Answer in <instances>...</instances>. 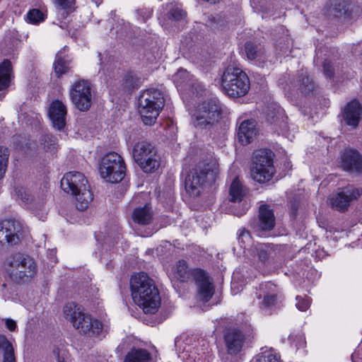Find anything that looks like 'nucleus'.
Segmentation results:
<instances>
[{"instance_id":"11","label":"nucleus","mask_w":362,"mask_h":362,"mask_svg":"<svg viewBox=\"0 0 362 362\" xmlns=\"http://www.w3.org/2000/svg\"><path fill=\"white\" fill-rule=\"evenodd\" d=\"M275 172L272 152L267 149L257 151L255 154L251 176L258 182L269 181Z\"/></svg>"},{"instance_id":"23","label":"nucleus","mask_w":362,"mask_h":362,"mask_svg":"<svg viewBox=\"0 0 362 362\" xmlns=\"http://www.w3.org/2000/svg\"><path fill=\"white\" fill-rule=\"evenodd\" d=\"M257 134V123L254 119H246L240 122L238 130V138L243 145L252 141Z\"/></svg>"},{"instance_id":"46","label":"nucleus","mask_w":362,"mask_h":362,"mask_svg":"<svg viewBox=\"0 0 362 362\" xmlns=\"http://www.w3.org/2000/svg\"><path fill=\"white\" fill-rule=\"evenodd\" d=\"M13 349L12 344L4 334H0V351L3 353Z\"/></svg>"},{"instance_id":"42","label":"nucleus","mask_w":362,"mask_h":362,"mask_svg":"<svg viewBox=\"0 0 362 362\" xmlns=\"http://www.w3.org/2000/svg\"><path fill=\"white\" fill-rule=\"evenodd\" d=\"M16 194L19 200L25 205H27L33 200L32 196L30 192L24 187H17L16 189Z\"/></svg>"},{"instance_id":"30","label":"nucleus","mask_w":362,"mask_h":362,"mask_svg":"<svg viewBox=\"0 0 362 362\" xmlns=\"http://www.w3.org/2000/svg\"><path fill=\"white\" fill-rule=\"evenodd\" d=\"M284 112L280 107H274L272 110L269 109L267 115V119L269 122L279 127H282L284 124Z\"/></svg>"},{"instance_id":"6","label":"nucleus","mask_w":362,"mask_h":362,"mask_svg":"<svg viewBox=\"0 0 362 362\" xmlns=\"http://www.w3.org/2000/svg\"><path fill=\"white\" fill-rule=\"evenodd\" d=\"M6 266L10 278L16 283L30 281L37 272L35 260L21 253L11 255L7 259Z\"/></svg>"},{"instance_id":"50","label":"nucleus","mask_w":362,"mask_h":362,"mask_svg":"<svg viewBox=\"0 0 362 362\" xmlns=\"http://www.w3.org/2000/svg\"><path fill=\"white\" fill-rule=\"evenodd\" d=\"M5 323H6V328L9 331L13 332L16 330V327H17L16 321H14L12 319H6Z\"/></svg>"},{"instance_id":"1","label":"nucleus","mask_w":362,"mask_h":362,"mask_svg":"<svg viewBox=\"0 0 362 362\" xmlns=\"http://www.w3.org/2000/svg\"><path fill=\"white\" fill-rule=\"evenodd\" d=\"M130 288L134 302L145 313H156L160 305L158 290L153 280L144 272L134 274L130 279Z\"/></svg>"},{"instance_id":"44","label":"nucleus","mask_w":362,"mask_h":362,"mask_svg":"<svg viewBox=\"0 0 362 362\" xmlns=\"http://www.w3.org/2000/svg\"><path fill=\"white\" fill-rule=\"evenodd\" d=\"M245 52L247 58L250 60H253L257 58V47L252 42H247L245 44Z\"/></svg>"},{"instance_id":"29","label":"nucleus","mask_w":362,"mask_h":362,"mask_svg":"<svg viewBox=\"0 0 362 362\" xmlns=\"http://www.w3.org/2000/svg\"><path fill=\"white\" fill-rule=\"evenodd\" d=\"M151 355L146 349H132L128 352L124 362H150Z\"/></svg>"},{"instance_id":"13","label":"nucleus","mask_w":362,"mask_h":362,"mask_svg":"<svg viewBox=\"0 0 362 362\" xmlns=\"http://www.w3.org/2000/svg\"><path fill=\"white\" fill-rule=\"evenodd\" d=\"M259 308L266 313H270L278 303V289L272 282L262 283L256 292Z\"/></svg>"},{"instance_id":"33","label":"nucleus","mask_w":362,"mask_h":362,"mask_svg":"<svg viewBox=\"0 0 362 362\" xmlns=\"http://www.w3.org/2000/svg\"><path fill=\"white\" fill-rule=\"evenodd\" d=\"M253 362H279V357L272 349H267L257 354Z\"/></svg>"},{"instance_id":"19","label":"nucleus","mask_w":362,"mask_h":362,"mask_svg":"<svg viewBox=\"0 0 362 362\" xmlns=\"http://www.w3.org/2000/svg\"><path fill=\"white\" fill-rule=\"evenodd\" d=\"M341 165L346 171L361 173H362V157L355 150H346L341 156Z\"/></svg>"},{"instance_id":"48","label":"nucleus","mask_w":362,"mask_h":362,"mask_svg":"<svg viewBox=\"0 0 362 362\" xmlns=\"http://www.w3.org/2000/svg\"><path fill=\"white\" fill-rule=\"evenodd\" d=\"M139 15L141 18V21L145 22L147 19L150 18L152 15V11L149 8H143L138 11Z\"/></svg>"},{"instance_id":"38","label":"nucleus","mask_w":362,"mask_h":362,"mask_svg":"<svg viewBox=\"0 0 362 362\" xmlns=\"http://www.w3.org/2000/svg\"><path fill=\"white\" fill-rule=\"evenodd\" d=\"M8 156V149L6 147L0 146V180L4 177L6 173Z\"/></svg>"},{"instance_id":"39","label":"nucleus","mask_w":362,"mask_h":362,"mask_svg":"<svg viewBox=\"0 0 362 362\" xmlns=\"http://www.w3.org/2000/svg\"><path fill=\"white\" fill-rule=\"evenodd\" d=\"M238 243L240 244L241 247L243 249H247L249 247H253L254 245H252V237L250 234V233L247 230H245L244 229L240 230L238 231ZM252 247H251L252 249Z\"/></svg>"},{"instance_id":"31","label":"nucleus","mask_w":362,"mask_h":362,"mask_svg":"<svg viewBox=\"0 0 362 362\" xmlns=\"http://www.w3.org/2000/svg\"><path fill=\"white\" fill-rule=\"evenodd\" d=\"M356 6L350 1L343 0L334 5V11L338 16H350Z\"/></svg>"},{"instance_id":"41","label":"nucleus","mask_w":362,"mask_h":362,"mask_svg":"<svg viewBox=\"0 0 362 362\" xmlns=\"http://www.w3.org/2000/svg\"><path fill=\"white\" fill-rule=\"evenodd\" d=\"M58 8L64 10L66 14L74 11L75 0H54Z\"/></svg>"},{"instance_id":"7","label":"nucleus","mask_w":362,"mask_h":362,"mask_svg":"<svg viewBox=\"0 0 362 362\" xmlns=\"http://www.w3.org/2000/svg\"><path fill=\"white\" fill-rule=\"evenodd\" d=\"M250 86L247 75L240 69L229 66L223 72L221 78L222 90L230 97L244 96L247 93Z\"/></svg>"},{"instance_id":"3","label":"nucleus","mask_w":362,"mask_h":362,"mask_svg":"<svg viewBox=\"0 0 362 362\" xmlns=\"http://www.w3.org/2000/svg\"><path fill=\"white\" fill-rule=\"evenodd\" d=\"M61 187L75 197L76 206L80 210L86 209L93 199L85 175L77 171L68 172L61 180Z\"/></svg>"},{"instance_id":"32","label":"nucleus","mask_w":362,"mask_h":362,"mask_svg":"<svg viewBox=\"0 0 362 362\" xmlns=\"http://www.w3.org/2000/svg\"><path fill=\"white\" fill-rule=\"evenodd\" d=\"M194 270H190L187 262L184 260L178 261L176 264V272L182 281L188 280L191 276L193 277Z\"/></svg>"},{"instance_id":"14","label":"nucleus","mask_w":362,"mask_h":362,"mask_svg":"<svg viewBox=\"0 0 362 362\" xmlns=\"http://www.w3.org/2000/svg\"><path fill=\"white\" fill-rule=\"evenodd\" d=\"M23 225L16 219H5L0 222V242L10 245H17L22 235Z\"/></svg>"},{"instance_id":"27","label":"nucleus","mask_w":362,"mask_h":362,"mask_svg":"<svg viewBox=\"0 0 362 362\" xmlns=\"http://www.w3.org/2000/svg\"><path fill=\"white\" fill-rule=\"evenodd\" d=\"M12 77V66L8 59L4 60L0 64V90L9 86Z\"/></svg>"},{"instance_id":"40","label":"nucleus","mask_w":362,"mask_h":362,"mask_svg":"<svg viewBox=\"0 0 362 362\" xmlns=\"http://www.w3.org/2000/svg\"><path fill=\"white\" fill-rule=\"evenodd\" d=\"M54 69L57 76L59 77L62 74L67 72L69 69V66L67 64V62L64 59H62L61 57H59L57 55V59L54 63Z\"/></svg>"},{"instance_id":"18","label":"nucleus","mask_w":362,"mask_h":362,"mask_svg":"<svg viewBox=\"0 0 362 362\" xmlns=\"http://www.w3.org/2000/svg\"><path fill=\"white\" fill-rule=\"evenodd\" d=\"M166 15L159 18L162 26L165 29H171L177 27V23H182L186 18L187 13L177 5L170 4Z\"/></svg>"},{"instance_id":"8","label":"nucleus","mask_w":362,"mask_h":362,"mask_svg":"<svg viewBox=\"0 0 362 362\" xmlns=\"http://www.w3.org/2000/svg\"><path fill=\"white\" fill-rule=\"evenodd\" d=\"M126 165L123 158L115 152L105 154L99 164L100 176L111 183L119 182L125 175Z\"/></svg>"},{"instance_id":"28","label":"nucleus","mask_w":362,"mask_h":362,"mask_svg":"<svg viewBox=\"0 0 362 362\" xmlns=\"http://www.w3.org/2000/svg\"><path fill=\"white\" fill-rule=\"evenodd\" d=\"M151 209L147 204L142 207L136 208L133 211L132 218L134 222L139 224H148L151 222Z\"/></svg>"},{"instance_id":"36","label":"nucleus","mask_w":362,"mask_h":362,"mask_svg":"<svg viewBox=\"0 0 362 362\" xmlns=\"http://www.w3.org/2000/svg\"><path fill=\"white\" fill-rule=\"evenodd\" d=\"M45 18L46 13L37 8L30 10L26 15L27 21L32 24L43 22Z\"/></svg>"},{"instance_id":"49","label":"nucleus","mask_w":362,"mask_h":362,"mask_svg":"<svg viewBox=\"0 0 362 362\" xmlns=\"http://www.w3.org/2000/svg\"><path fill=\"white\" fill-rule=\"evenodd\" d=\"M3 355H4L3 362H16L13 349H11L8 351L3 353Z\"/></svg>"},{"instance_id":"5","label":"nucleus","mask_w":362,"mask_h":362,"mask_svg":"<svg viewBox=\"0 0 362 362\" xmlns=\"http://www.w3.org/2000/svg\"><path fill=\"white\" fill-rule=\"evenodd\" d=\"M164 105V98L160 90L156 88L144 90L139 99V112L144 123L153 124Z\"/></svg>"},{"instance_id":"24","label":"nucleus","mask_w":362,"mask_h":362,"mask_svg":"<svg viewBox=\"0 0 362 362\" xmlns=\"http://www.w3.org/2000/svg\"><path fill=\"white\" fill-rule=\"evenodd\" d=\"M362 107L358 102L351 101L344 107L343 119L346 124L356 127L361 117Z\"/></svg>"},{"instance_id":"9","label":"nucleus","mask_w":362,"mask_h":362,"mask_svg":"<svg viewBox=\"0 0 362 362\" xmlns=\"http://www.w3.org/2000/svg\"><path fill=\"white\" fill-rule=\"evenodd\" d=\"M221 111V104L217 99L202 102L192 115L193 125L201 129L209 128L218 121Z\"/></svg>"},{"instance_id":"45","label":"nucleus","mask_w":362,"mask_h":362,"mask_svg":"<svg viewBox=\"0 0 362 362\" xmlns=\"http://www.w3.org/2000/svg\"><path fill=\"white\" fill-rule=\"evenodd\" d=\"M288 339L291 341V343L293 344L297 349L302 347L305 344V337L300 333H298L296 334H291Z\"/></svg>"},{"instance_id":"37","label":"nucleus","mask_w":362,"mask_h":362,"mask_svg":"<svg viewBox=\"0 0 362 362\" xmlns=\"http://www.w3.org/2000/svg\"><path fill=\"white\" fill-rule=\"evenodd\" d=\"M122 84L124 88L131 90L139 86L140 78L133 73H128L124 76Z\"/></svg>"},{"instance_id":"43","label":"nucleus","mask_w":362,"mask_h":362,"mask_svg":"<svg viewBox=\"0 0 362 362\" xmlns=\"http://www.w3.org/2000/svg\"><path fill=\"white\" fill-rule=\"evenodd\" d=\"M296 308L300 311H305L310 305L311 300L308 297L296 296Z\"/></svg>"},{"instance_id":"15","label":"nucleus","mask_w":362,"mask_h":362,"mask_svg":"<svg viewBox=\"0 0 362 362\" xmlns=\"http://www.w3.org/2000/svg\"><path fill=\"white\" fill-rule=\"evenodd\" d=\"M193 279L197 286V298L203 302L209 301L214 293L212 280L203 270L195 269Z\"/></svg>"},{"instance_id":"4","label":"nucleus","mask_w":362,"mask_h":362,"mask_svg":"<svg viewBox=\"0 0 362 362\" xmlns=\"http://www.w3.org/2000/svg\"><path fill=\"white\" fill-rule=\"evenodd\" d=\"M63 313L64 318L81 334L89 337L97 336L103 329V325L98 320L85 313L83 309L75 303L65 304Z\"/></svg>"},{"instance_id":"22","label":"nucleus","mask_w":362,"mask_h":362,"mask_svg":"<svg viewBox=\"0 0 362 362\" xmlns=\"http://www.w3.org/2000/svg\"><path fill=\"white\" fill-rule=\"evenodd\" d=\"M173 81L178 86H190L192 92L196 93L197 95L202 94L205 90L204 86L197 80L193 79L189 73L184 69H180L173 76Z\"/></svg>"},{"instance_id":"21","label":"nucleus","mask_w":362,"mask_h":362,"mask_svg":"<svg viewBox=\"0 0 362 362\" xmlns=\"http://www.w3.org/2000/svg\"><path fill=\"white\" fill-rule=\"evenodd\" d=\"M226 346L229 354L240 352L245 342V336L238 329H228L224 336Z\"/></svg>"},{"instance_id":"20","label":"nucleus","mask_w":362,"mask_h":362,"mask_svg":"<svg viewBox=\"0 0 362 362\" xmlns=\"http://www.w3.org/2000/svg\"><path fill=\"white\" fill-rule=\"evenodd\" d=\"M48 115L54 127L59 130L64 127L66 107L62 102L57 100L53 101L49 107Z\"/></svg>"},{"instance_id":"17","label":"nucleus","mask_w":362,"mask_h":362,"mask_svg":"<svg viewBox=\"0 0 362 362\" xmlns=\"http://www.w3.org/2000/svg\"><path fill=\"white\" fill-rule=\"evenodd\" d=\"M275 226V218L272 209L267 205L259 207V221L255 231L259 236H264L266 232L270 231Z\"/></svg>"},{"instance_id":"10","label":"nucleus","mask_w":362,"mask_h":362,"mask_svg":"<svg viewBox=\"0 0 362 362\" xmlns=\"http://www.w3.org/2000/svg\"><path fill=\"white\" fill-rule=\"evenodd\" d=\"M132 154L134 160L145 173H153L160 166V157L154 146L146 141L136 143Z\"/></svg>"},{"instance_id":"25","label":"nucleus","mask_w":362,"mask_h":362,"mask_svg":"<svg viewBox=\"0 0 362 362\" xmlns=\"http://www.w3.org/2000/svg\"><path fill=\"white\" fill-rule=\"evenodd\" d=\"M252 253L257 257L259 263L267 265L273 262L276 257L274 247L269 245L257 243L252 248Z\"/></svg>"},{"instance_id":"52","label":"nucleus","mask_w":362,"mask_h":362,"mask_svg":"<svg viewBox=\"0 0 362 362\" xmlns=\"http://www.w3.org/2000/svg\"><path fill=\"white\" fill-rule=\"evenodd\" d=\"M40 210L43 211H46L47 208L44 204L40 206Z\"/></svg>"},{"instance_id":"34","label":"nucleus","mask_w":362,"mask_h":362,"mask_svg":"<svg viewBox=\"0 0 362 362\" xmlns=\"http://www.w3.org/2000/svg\"><path fill=\"white\" fill-rule=\"evenodd\" d=\"M297 87L302 93H308L314 88V84L309 78V77L302 74L300 78L297 81V83L294 85Z\"/></svg>"},{"instance_id":"12","label":"nucleus","mask_w":362,"mask_h":362,"mask_svg":"<svg viewBox=\"0 0 362 362\" xmlns=\"http://www.w3.org/2000/svg\"><path fill=\"white\" fill-rule=\"evenodd\" d=\"M69 95L71 102L78 110H88L92 104L90 83L84 79L75 81L70 88Z\"/></svg>"},{"instance_id":"47","label":"nucleus","mask_w":362,"mask_h":362,"mask_svg":"<svg viewBox=\"0 0 362 362\" xmlns=\"http://www.w3.org/2000/svg\"><path fill=\"white\" fill-rule=\"evenodd\" d=\"M323 71L324 74L327 78H332L334 75V71L332 69V66L328 61H325L323 63Z\"/></svg>"},{"instance_id":"2","label":"nucleus","mask_w":362,"mask_h":362,"mask_svg":"<svg viewBox=\"0 0 362 362\" xmlns=\"http://www.w3.org/2000/svg\"><path fill=\"white\" fill-rule=\"evenodd\" d=\"M219 171V164L215 158L199 163L186 177L187 192L191 196H199L205 186L216 181Z\"/></svg>"},{"instance_id":"35","label":"nucleus","mask_w":362,"mask_h":362,"mask_svg":"<svg viewBox=\"0 0 362 362\" xmlns=\"http://www.w3.org/2000/svg\"><path fill=\"white\" fill-rule=\"evenodd\" d=\"M41 144L46 151L54 153L57 149V139L55 136L45 134L41 139Z\"/></svg>"},{"instance_id":"26","label":"nucleus","mask_w":362,"mask_h":362,"mask_svg":"<svg viewBox=\"0 0 362 362\" xmlns=\"http://www.w3.org/2000/svg\"><path fill=\"white\" fill-rule=\"evenodd\" d=\"M247 189L238 177L233 179L229 188L230 201L240 202L246 195Z\"/></svg>"},{"instance_id":"16","label":"nucleus","mask_w":362,"mask_h":362,"mask_svg":"<svg viewBox=\"0 0 362 362\" xmlns=\"http://www.w3.org/2000/svg\"><path fill=\"white\" fill-rule=\"evenodd\" d=\"M362 194V189L353 186H348L329 197L332 208L339 211L347 209L352 200L358 199Z\"/></svg>"},{"instance_id":"51","label":"nucleus","mask_w":362,"mask_h":362,"mask_svg":"<svg viewBox=\"0 0 362 362\" xmlns=\"http://www.w3.org/2000/svg\"><path fill=\"white\" fill-rule=\"evenodd\" d=\"M351 359L353 362H362V353L360 349L356 350L351 355Z\"/></svg>"}]
</instances>
